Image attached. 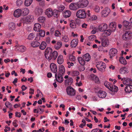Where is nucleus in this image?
<instances>
[{
	"mask_svg": "<svg viewBox=\"0 0 132 132\" xmlns=\"http://www.w3.org/2000/svg\"><path fill=\"white\" fill-rule=\"evenodd\" d=\"M77 17L80 19H84L86 17V14L84 10L81 9L78 10L76 13Z\"/></svg>",
	"mask_w": 132,
	"mask_h": 132,
	"instance_id": "3",
	"label": "nucleus"
},
{
	"mask_svg": "<svg viewBox=\"0 0 132 132\" xmlns=\"http://www.w3.org/2000/svg\"><path fill=\"white\" fill-rule=\"evenodd\" d=\"M98 96L100 98H105L107 95L106 93L103 90H99L97 92Z\"/></svg>",
	"mask_w": 132,
	"mask_h": 132,
	"instance_id": "9",
	"label": "nucleus"
},
{
	"mask_svg": "<svg viewBox=\"0 0 132 132\" xmlns=\"http://www.w3.org/2000/svg\"><path fill=\"white\" fill-rule=\"evenodd\" d=\"M65 8V6L63 5H61L58 7V10H57L58 12L62 11Z\"/></svg>",
	"mask_w": 132,
	"mask_h": 132,
	"instance_id": "45",
	"label": "nucleus"
},
{
	"mask_svg": "<svg viewBox=\"0 0 132 132\" xmlns=\"http://www.w3.org/2000/svg\"><path fill=\"white\" fill-rule=\"evenodd\" d=\"M102 45L103 46H106L108 45V43L106 42V40H103L102 42Z\"/></svg>",
	"mask_w": 132,
	"mask_h": 132,
	"instance_id": "48",
	"label": "nucleus"
},
{
	"mask_svg": "<svg viewBox=\"0 0 132 132\" xmlns=\"http://www.w3.org/2000/svg\"><path fill=\"white\" fill-rule=\"evenodd\" d=\"M129 23V22L126 21H124L123 22V25L126 27H127L128 26Z\"/></svg>",
	"mask_w": 132,
	"mask_h": 132,
	"instance_id": "47",
	"label": "nucleus"
},
{
	"mask_svg": "<svg viewBox=\"0 0 132 132\" xmlns=\"http://www.w3.org/2000/svg\"><path fill=\"white\" fill-rule=\"evenodd\" d=\"M40 36L39 35H37L36 37L35 40L37 41L39 40L40 38Z\"/></svg>",
	"mask_w": 132,
	"mask_h": 132,
	"instance_id": "64",
	"label": "nucleus"
},
{
	"mask_svg": "<svg viewBox=\"0 0 132 132\" xmlns=\"http://www.w3.org/2000/svg\"><path fill=\"white\" fill-rule=\"evenodd\" d=\"M65 69L63 65L59 66V72L58 73L60 74L61 75H63L65 73Z\"/></svg>",
	"mask_w": 132,
	"mask_h": 132,
	"instance_id": "22",
	"label": "nucleus"
},
{
	"mask_svg": "<svg viewBox=\"0 0 132 132\" xmlns=\"http://www.w3.org/2000/svg\"><path fill=\"white\" fill-rule=\"evenodd\" d=\"M43 10L41 9H35V12L36 14L37 15H39L41 14L43 12Z\"/></svg>",
	"mask_w": 132,
	"mask_h": 132,
	"instance_id": "37",
	"label": "nucleus"
},
{
	"mask_svg": "<svg viewBox=\"0 0 132 132\" xmlns=\"http://www.w3.org/2000/svg\"><path fill=\"white\" fill-rule=\"evenodd\" d=\"M108 28V25L105 23L101 24L98 26V29L100 31L103 32L106 30Z\"/></svg>",
	"mask_w": 132,
	"mask_h": 132,
	"instance_id": "10",
	"label": "nucleus"
},
{
	"mask_svg": "<svg viewBox=\"0 0 132 132\" xmlns=\"http://www.w3.org/2000/svg\"><path fill=\"white\" fill-rule=\"evenodd\" d=\"M104 32V34H105L106 36H108L110 35L112 31L110 29H109L107 30H105Z\"/></svg>",
	"mask_w": 132,
	"mask_h": 132,
	"instance_id": "39",
	"label": "nucleus"
},
{
	"mask_svg": "<svg viewBox=\"0 0 132 132\" xmlns=\"http://www.w3.org/2000/svg\"><path fill=\"white\" fill-rule=\"evenodd\" d=\"M46 18L43 16H40L38 18V20L39 22L43 23L45 20Z\"/></svg>",
	"mask_w": 132,
	"mask_h": 132,
	"instance_id": "36",
	"label": "nucleus"
},
{
	"mask_svg": "<svg viewBox=\"0 0 132 132\" xmlns=\"http://www.w3.org/2000/svg\"><path fill=\"white\" fill-rule=\"evenodd\" d=\"M83 58L84 60L87 61H88L90 59V57L89 54L87 53L85 54L83 56Z\"/></svg>",
	"mask_w": 132,
	"mask_h": 132,
	"instance_id": "28",
	"label": "nucleus"
},
{
	"mask_svg": "<svg viewBox=\"0 0 132 132\" xmlns=\"http://www.w3.org/2000/svg\"><path fill=\"white\" fill-rule=\"evenodd\" d=\"M17 121L16 120H15L12 122V124L15 127H17L18 126V125L17 124L16 122Z\"/></svg>",
	"mask_w": 132,
	"mask_h": 132,
	"instance_id": "53",
	"label": "nucleus"
},
{
	"mask_svg": "<svg viewBox=\"0 0 132 132\" xmlns=\"http://www.w3.org/2000/svg\"><path fill=\"white\" fill-rule=\"evenodd\" d=\"M66 92L67 94L70 96H74L76 94V90L71 86H69L67 88Z\"/></svg>",
	"mask_w": 132,
	"mask_h": 132,
	"instance_id": "4",
	"label": "nucleus"
},
{
	"mask_svg": "<svg viewBox=\"0 0 132 132\" xmlns=\"http://www.w3.org/2000/svg\"><path fill=\"white\" fill-rule=\"evenodd\" d=\"M22 0H17L16 2V4L18 5H21L22 3Z\"/></svg>",
	"mask_w": 132,
	"mask_h": 132,
	"instance_id": "61",
	"label": "nucleus"
},
{
	"mask_svg": "<svg viewBox=\"0 0 132 132\" xmlns=\"http://www.w3.org/2000/svg\"><path fill=\"white\" fill-rule=\"evenodd\" d=\"M90 11L89 10H88L86 13V15H87L89 17H91L92 14L90 13Z\"/></svg>",
	"mask_w": 132,
	"mask_h": 132,
	"instance_id": "56",
	"label": "nucleus"
},
{
	"mask_svg": "<svg viewBox=\"0 0 132 132\" xmlns=\"http://www.w3.org/2000/svg\"><path fill=\"white\" fill-rule=\"evenodd\" d=\"M35 37L34 34L33 33H31L28 36V39L30 40H31L34 38Z\"/></svg>",
	"mask_w": 132,
	"mask_h": 132,
	"instance_id": "43",
	"label": "nucleus"
},
{
	"mask_svg": "<svg viewBox=\"0 0 132 132\" xmlns=\"http://www.w3.org/2000/svg\"><path fill=\"white\" fill-rule=\"evenodd\" d=\"M73 79L71 78H69L65 81V85H70L72 83Z\"/></svg>",
	"mask_w": 132,
	"mask_h": 132,
	"instance_id": "23",
	"label": "nucleus"
},
{
	"mask_svg": "<svg viewBox=\"0 0 132 132\" xmlns=\"http://www.w3.org/2000/svg\"><path fill=\"white\" fill-rule=\"evenodd\" d=\"M100 7L98 6H96L95 9L94 10L95 12H99L100 11Z\"/></svg>",
	"mask_w": 132,
	"mask_h": 132,
	"instance_id": "58",
	"label": "nucleus"
},
{
	"mask_svg": "<svg viewBox=\"0 0 132 132\" xmlns=\"http://www.w3.org/2000/svg\"><path fill=\"white\" fill-rule=\"evenodd\" d=\"M120 73L122 74H124L128 72V69L125 67L121 68L119 71Z\"/></svg>",
	"mask_w": 132,
	"mask_h": 132,
	"instance_id": "24",
	"label": "nucleus"
},
{
	"mask_svg": "<svg viewBox=\"0 0 132 132\" xmlns=\"http://www.w3.org/2000/svg\"><path fill=\"white\" fill-rule=\"evenodd\" d=\"M79 75V71L75 70L71 71V75L73 76H77Z\"/></svg>",
	"mask_w": 132,
	"mask_h": 132,
	"instance_id": "41",
	"label": "nucleus"
},
{
	"mask_svg": "<svg viewBox=\"0 0 132 132\" xmlns=\"http://www.w3.org/2000/svg\"><path fill=\"white\" fill-rule=\"evenodd\" d=\"M78 3H79V7L81 8L86 7L88 4L87 0H80Z\"/></svg>",
	"mask_w": 132,
	"mask_h": 132,
	"instance_id": "7",
	"label": "nucleus"
},
{
	"mask_svg": "<svg viewBox=\"0 0 132 132\" xmlns=\"http://www.w3.org/2000/svg\"><path fill=\"white\" fill-rule=\"evenodd\" d=\"M64 61V59L62 56L61 55H59L57 58V62L60 64H61Z\"/></svg>",
	"mask_w": 132,
	"mask_h": 132,
	"instance_id": "27",
	"label": "nucleus"
},
{
	"mask_svg": "<svg viewBox=\"0 0 132 132\" xmlns=\"http://www.w3.org/2000/svg\"><path fill=\"white\" fill-rule=\"evenodd\" d=\"M46 46V44L45 42H42L39 46V48L42 50H43L45 49Z\"/></svg>",
	"mask_w": 132,
	"mask_h": 132,
	"instance_id": "35",
	"label": "nucleus"
},
{
	"mask_svg": "<svg viewBox=\"0 0 132 132\" xmlns=\"http://www.w3.org/2000/svg\"><path fill=\"white\" fill-rule=\"evenodd\" d=\"M63 75H61L60 74L58 73L57 76V73H55V77L56 80L59 82L61 83L63 81Z\"/></svg>",
	"mask_w": 132,
	"mask_h": 132,
	"instance_id": "15",
	"label": "nucleus"
},
{
	"mask_svg": "<svg viewBox=\"0 0 132 132\" xmlns=\"http://www.w3.org/2000/svg\"><path fill=\"white\" fill-rule=\"evenodd\" d=\"M71 13L69 10H66L63 14V16L64 18H67L69 17L71 14Z\"/></svg>",
	"mask_w": 132,
	"mask_h": 132,
	"instance_id": "30",
	"label": "nucleus"
},
{
	"mask_svg": "<svg viewBox=\"0 0 132 132\" xmlns=\"http://www.w3.org/2000/svg\"><path fill=\"white\" fill-rule=\"evenodd\" d=\"M57 52L54 51L52 52V49L51 48L48 47L45 51V56L49 61L51 60H55L57 57Z\"/></svg>",
	"mask_w": 132,
	"mask_h": 132,
	"instance_id": "1",
	"label": "nucleus"
},
{
	"mask_svg": "<svg viewBox=\"0 0 132 132\" xmlns=\"http://www.w3.org/2000/svg\"><path fill=\"white\" fill-rule=\"evenodd\" d=\"M15 50L16 51L21 52H24L26 48L25 47L22 45H16Z\"/></svg>",
	"mask_w": 132,
	"mask_h": 132,
	"instance_id": "17",
	"label": "nucleus"
},
{
	"mask_svg": "<svg viewBox=\"0 0 132 132\" xmlns=\"http://www.w3.org/2000/svg\"><path fill=\"white\" fill-rule=\"evenodd\" d=\"M78 60L79 63L81 65H84L85 64V61L83 58L81 57H79L78 58Z\"/></svg>",
	"mask_w": 132,
	"mask_h": 132,
	"instance_id": "33",
	"label": "nucleus"
},
{
	"mask_svg": "<svg viewBox=\"0 0 132 132\" xmlns=\"http://www.w3.org/2000/svg\"><path fill=\"white\" fill-rule=\"evenodd\" d=\"M117 52V50L115 48H112L110 49L109 54L110 55V58L112 59L113 56H115Z\"/></svg>",
	"mask_w": 132,
	"mask_h": 132,
	"instance_id": "12",
	"label": "nucleus"
},
{
	"mask_svg": "<svg viewBox=\"0 0 132 132\" xmlns=\"http://www.w3.org/2000/svg\"><path fill=\"white\" fill-rule=\"evenodd\" d=\"M129 86L128 85H127V86H126L125 89V92L127 93V92H128V93H130V90H129L128 89V87Z\"/></svg>",
	"mask_w": 132,
	"mask_h": 132,
	"instance_id": "62",
	"label": "nucleus"
},
{
	"mask_svg": "<svg viewBox=\"0 0 132 132\" xmlns=\"http://www.w3.org/2000/svg\"><path fill=\"white\" fill-rule=\"evenodd\" d=\"M51 71L53 72L56 73L57 68L56 65L54 63H51L50 65Z\"/></svg>",
	"mask_w": 132,
	"mask_h": 132,
	"instance_id": "16",
	"label": "nucleus"
},
{
	"mask_svg": "<svg viewBox=\"0 0 132 132\" xmlns=\"http://www.w3.org/2000/svg\"><path fill=\"white\" fill-rule=\"evenodd\" d=\"M104 85L107 88L112 91L116 92H117L118 90V87L112 84H109V82L107 81L105 82Z\"/></svg>",
	"mask_w": 132,
	"mask_h": 132,
	"instance_id": "2",
	"label": "nucleus"
},
{
	"mask_svg": "<svg viewBox=\"0 0 132 132\" xmlns=\"http://www.w3.org/2000/svg\"><path fill=\"white\" fill-rule=\"evenodd\" d=\"M10 105L11 104V105H12L11 103H10L8 101L6 102L5 103V106L7 108H9V106H10Z\"/></svg>",
	"mask_w": 132,
	"mask_h": 132,
	"instance_id": "55",
	"label": "nucleus"
},
{
	"mask_svg": "<svg viewBox=\"0 0 132 132\" xmlns=\"http://www.w3.org/2000/svg\"><path fill=\"white\" fill-rule=\"evenodd\" d=\"M61 35L60 32L57 30L56 31H55V36H59Z\"/></svg>",
	"mask_w": 132,
	"mask_h": 132,
	"instance_id": "54",
	"label": "nucleus"
},
{
	"mask_svg": "<svg viewBox=\"0 0 132 132\" xmlns=\"http://www.w3.org/2000/svg\"><path fill=\"white\" fill-rule=\"evenodd\" d=\"M109 28L113 31H114L116 29V23L115 22H112L110 23L109 25Z\"/></svg>",
	"mask_w": 132,
	"mask_h": 132,
	"instance_id": "21",
	"label": "nucleus"
},
{
	"mask_svg": "<svg viewBox=\"0 0 132 132\" xmlns=\"http://www.w3.org/2000/svg\"><path fill=\"white\" fill-rule=\"evenodd\" d=\"M90 18H92V20H95L97 19V17L95 15H92L91 17Z\"/></svg>",
	"mask_w": 132,
	"mask_h": 132,
	"instance_id": "63",
	"label": "nucleus"
},
{
	"mask_svg": "<svg viewBox=\"0 0 132 132\" xmlns=\"http://www.w3.org/2000/svg\"><path fill=\"white\" fill-rule=\"evenodd\" d=\"M123 38L124 40H127L132 37V35L130 31H126L123 35Z\"/></svg>",
	"mask_w": 132,
	"mask_h": 132,
	"instance_id": "8",
	"label": "nucleus"
},
{
	"mask_svg": "<svg viewBox=\"0 0 132 132\" xmlns=\"http://www.w3.org/2000/svg\"><path fill=\"white\" fill-rule=\"evenodd\" d=\"M122 81L123 84L129 86L132 82V80L131 79L127 78H124Z\"/></svg>",
	"mask_w": 132,
	"mask_h": 132,
	"instance_id": "14",
	"label": "nucleus"
},
{
	"mask_svg": "<svg viewBox=\"0 0 132 132\" xmlns=\"http://www.w3.org/2000/svg\"><path fill=\"white\" fill-rule=\"evenodd\" d=\"M58 11L56 10H54L53 12V15L54 17L57 18L58 15Z\"/></svg>",
	"mask_w": 132,
	"mask_h": 132,
	"instance_id": "42",
	"label": "nucleus"
},
{
	"mask_svg": "<svg viewBox=\"0 0 132 132\" xmlns=\"http://www.w3.org/2000/svg\"><path fill=\"white\" fill-rule=\"evenodd\" d=\"M110 11V9L108 7H106L102 12V15L103 17H105L108 16Z\"/></svg>",
	"mask_w": 132,
	"mask_h": 132,
	"instance_id": "11",
	"label": "nucleus"
},
{
	"mask_svg": "<svg viewBox=\"0 0 132 132\" xmlns=\"http://www.w3.org/2000/svg\"><path fill=\"white\" fill-rule=\"evenodd\" d=\"M22 11V14L23 15L25 16L27 15L29 12L28 9L27 8H25L21 10Z\"/></svg>",
	"mask_w": 132,
	"mask_h": 132,
	"instance_id": "32",
	"label": "nucleus"
},
{
	"mask_svg": "<svg viewBox=\"0 0 132 132\" xmlns=\"http://www.w3.org/2000/svg\"><path fill=\"white\" fill-rule=\"evenodd\" d=\"M15 116L16 117H18L19 118H20L21 117V113L17 112L15 113Z\"/></svg>",
	"mask_w": 132,
	"mask_h": 132,
	"instance_id": "57",
	"label": "nucleus"
},
{
	"mask_svg": "<svg viewBox=\"0 0 132 132\" xmlns=\"http://www.w3.org/2000/svg\"><path fill=\"white\" fill-rule=\"evenodd\" d=\"M21 89H22V91H24L27 88V87H26L24 85H23L21 87Z\"/></svg>",
	"mask_w": 132,
	"mask_h": 132,
	"instance_id": "60",
	"label": "nucleus"
},
{
	"mask_svg": "<svg viewBox=\"0 0 132 132\" xmlns=\"http://www.w3.org/2000/svg\"><path fill=\"white\" fill-rule=\"evenodd\" d=\"M78 43V40L77 39H73L71 42L70 46L71 47H76Z\"/></svg>",
	"mask_w": 132,
	"mask_h": 132,
	"instance_id": "20",
	"label": "nucleus"
},
{
	"mask_svg": "<svg viewBox=\"0 0 132 132\" xmlns=\"http://www.w3.org/2000/svg\"><path fill=\"white\" fill-rule=\"evenodd\" d=\"M88 38L90 40L93 41L96 38V36L95 35H92L89 36Z\"/></svg>",
	"mask_w": 132,
	"mask_h": 132,
	"instance_id": "44",
	"label": "nucleus"
},
{
	"mask_svg": "<svg viewBox=\"0 0 132 132\" xmlns=\"http://www.w3.org/2000/svg\"><path fill=\"white\" fill-rule=\"evenodd\" d=\"M85 69V68L84 65H81L79 67V70L80 71H83Z\"/></svg>",
	"mask_w": 132,
	"mask_h": 132,
	"instance_id": "52",
	"label": "nucleus"
},
{
	"mask_svg": "<svg viewBox=\"0 0 132 132\" xmlns=\"http://www.w3.org/2000/svg\"><path fill=\"white\" fill-rule=\"evenodd\" d=\"M70 27L72 28H75L76 27V25L75 23H74L72 22H70Z\"/></svg>",
	"mask_w": 132,
	"mask_h": 132,
	"instance_id": "49",
	"label": "nucleus"
},
{
	"mask_svg": "<svg viewBox=\"0 0 132 132\" xmlns=\"http://www.w3.org/2000/svg\"><path fill=\"white\" fill-rule=\"evenodd\" d=\"M69 59L72 61H75L76 60L75 56L72 55H71L69 56Z\"/></svg>",
	"mask_w": 132,
	"mask_h": 132,
	"instance_id": "50",
	"label": "nucleus"
},
{
	"mask_svg": "<svg viewBox=\"0 0 132 132\" xmlns=\"http://www.w3.org/2000/svg\"><path fill=\"white\" fill-rule=\"evenodd\" d=\"M41 28V25L39 23H36L34 24V29L35 31H39Z\"/></svg>",
	"mask_w": 132,
	"mask_h": 132,
	"instance_id": "25",
	"label": "nucleus"
},
{
	"mask_svg": "<svg viewBox=\"0 0 132 132\" xmlns=\"http://www.w3.org/2000/svg\"><path fill=\"white\" fill-rule=\"evenodd\" d=\"M45 13L48 17H51L53 15V10L50 8L46 10Z\"/></svg>",
	"mask_w": 132,
	"mask_h": 132,
	"instance_id": "19",
	"label": "nucleus"
},
{
	"mask_svg": "<svg viewBox=\"0 0 132 132\" xmlns=\"http://www.w3.org/2000/svg\"><path fill=\"white\" fill-rule=\"evenodd\" d=\"M39 35L41 37H44L45 34V31L43 30H40L39 32Z\"/></svg>",
	"mask_w": 132,
	"mask_h": 132,
	"instance_id": "40",
	"label": "nucleus"
},
{
	"mask_svg": "<svg viewBox=\"0 0 132 132\" xmlns=\"http://www.w3.org/2000/svg\"><path fill=\"white\" fill-rule=\"evenodd\" d=\"M59 129L60 131H63L65 130V128L64 127H61V126H60L59 127Z\"/></svg>",
	"mask_w": 132,
	"mask_h": 132,
	"instance_id": "59",
	"label": "nucleus"
},
{
	"mask_svg": "<svg viewBox=\"0 0 132 132\" xmlns=\"http://www.w3.org/2000/svg\"><path fill=\"white\" fill-rule=\"evenodd\" d=\"M119 61L120 63L125 65L127 64V62L123 57H120L119 59Z\"/></svg>",
	"mask_w": 132,
	"mask_h": 132,
	"instance_id": "34",
	"label": "nucleus"
},
{
	"mask_svg": "<svg viewBox=\"0 0 132 132\" xmlns=\"http://www.w3.org/2000/svg\"><path fill=\"white\" fill-rule=\"evenodd\" d=\"M79 3H71L70 5L69 8L70 10H76L78 7H79Z\"/></svg>",
	"mask_w": 132,
	"mask_h": 132,
	"instance_id": "18",
	"label": "nucleus"
},
{
	"mask_svg": "<svg viewBox=\"0 0 132 132\" xmlns=\"http://www.w3.org/2000/svg\"><path fill=\"white\" fill-rule=\"evenodd\" d=\"M34 19L33 15H29L23 19V22L24 24H28L30 22H32Z\"/></svg>",
	"mask_w": 132,
	"mask_h": 132,
	"instance_id": "5",
	"label": "nucleus"
},
{
	"mask_svg": "<svg viewBox=\"0 0 132 132\" xmlns=\"http://www.w3.org/2000/svg\"><path fill=\"white\" fill-rule=\"evenodd\" d=\"M33 0H25L24 2L25 6H29L32 3Z\"/></svg>",
	"mask_w": 132,
	"mask_h": 132,
	"instance_id": "38",
	"label": "nucleus"
},
{
	"mask_svg": "<svg viewBox=\"0 0 132 132\" xmlns=\"http://www.w3.org/2000/svg\"><path fill=\"white\" fill-rule=\"evenodd\" d=\"M31 46L34 47H37L39 46L40 43L37 41L32 42L31 43Z\"/></svg>",
	"mask_w": 132,
	"mask_h": 132,
	"instance_id": "29",
	"label": "nucleus"
},
{
	"mask_svg": "<svg viewBox=\"0 0 132 132\" xmlns=\"http://www.w3.org/2000/svg\"><path fill=\"white\" fill-rule=\"evenodd\" d=\"M62 43L61 42L58 41L54 45L55 48L57 50H59L62 47Z\"/></svg>",
	"mask_w": 132,
	"mask_h": 132,
	"instance_id": "31",
	"label": "nucleus"
},
{
	"mask_svg": "<svg viewBox=\"0 0 132 132\" xmlns=\"http://www.w3.org/2000/svg\"><path fill=\"white\" fill-rule=\"evenodd\" d=\"M105 63L102 62H98L96 65L97 69L100 71H104L105 68Z\"/></svg>",
	"mask_w": 132,
	"mask_h": 132,
	"instance_id": "6",
	"label": "nucleus"
},
{
	"mask_svg": "<svg viewBox=\"0 0 132 132\" xmlns=\"http://www.w3.org/2000/svg\"><path fill=\"white\" fill-rule=\"evenodd\" d=\"M62 40L65 42H66L68 41L69 39L67 36H65L63 37Z\"/></svg>",
	"mask_w": 132,
	"mask_h": 132,
	"instance_id": "46",
	"label": "nucleus"
},
{
	"mask_svg": "<svg viewBox=\"0 0 132 132\" xmlns=\"http://www.w3.org/2000/svg\"><path fill=\"white\" fill-rule=\"evenodd\" d=\"M22 14V11L20 9L15 10L14 12L13 15L16 18H18Z\"/></svg>",
	"mask_w": 132,
	"mask_h": 132,
	"instance_id": "13",
	"label": "nucleus"
},
{
	"mask_svg": "<svg viewBox=\"0 0 132 132\" xmlns=\"http://www.w3.org/2000/svg\"><path fill=\"white\" fill-rule=\"evenodd\" d=\"M15 28V24L14 23L12 22L9 24V29L10 30H13Z\"/></svg>",
	"mask_w": 132,
	"mask_h": 132,
	"instance_id": "26",
	"label": "nucleus"
},
{
	"mask_svg": "<svg viewBox=\"0 0 132 132\" xmlns=\"http://www.w3.org/2000/svg\"><path fill=\"white\" fill-rule=\"evenodd\" d=\"M42 106L41 105H39L38 106L37 110H39L40 111H39V114H42L43 112H44V110H42L40 108Z\"/></svg>",
	"mask_w": 132,
	"mask_h": 132,
	"instance_id": "51",
	"label": "nucleus"
}]
</instances>
